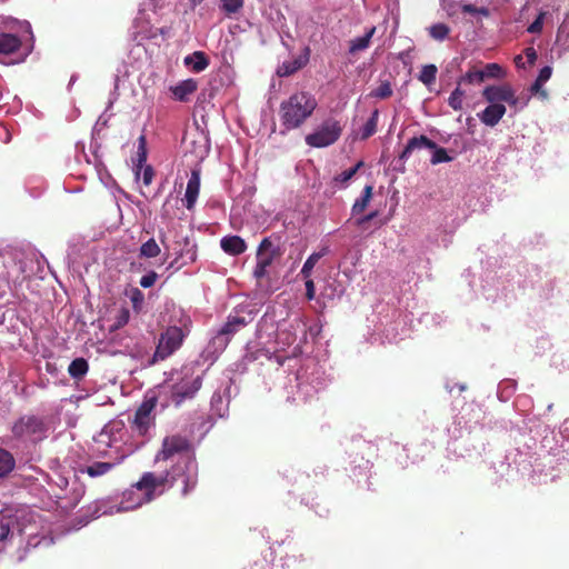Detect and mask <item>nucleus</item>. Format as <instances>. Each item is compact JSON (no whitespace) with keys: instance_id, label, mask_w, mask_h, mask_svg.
I'll list each match as a JSON object with an SVG mask.
<instances>
[{"instance_id":"f257e3e1","label":"nucleus","mask_w":569,"mask_h":569,"mask_svg":"<svg viewBox=\"0 0 569 569\" xmlns=\"http://www.w3.org/2000/svg\"><path fill=\"white\" fill-rule=\"evenodd\" d=\"M178 459V463H182L183 470L181 476V493L188 495L197 483V463L190 451V442L187 438L173 435L168 436L162 441V448L156 456V461H167Z\"/></svg>"},{"instance_id":"f03ea898","label":"nucleus","mask_w":569,"mask_h":569,"mask_svg":"<svg viewBox=\"0 0 569 569\" xmlns=\"http://www.w3.org/2000/svg\"><path fill=\"white\" fill-rule=\"evenodd\" d=\"M127 435L128 431L122 421H110L93 438L94 451L100 456L114 458L118 462H121L139 447L137 443L128 442L126 440Z\"/></svg>"},{"instance_id":"7ed1b4c3","label":"nucleus","mask_w":569,"mask_h":569,"mask_svg":"<svg viewBox=\"0 0 569 569\" xmlns=\"http://www.w3.org/2000/svg\"><path fill=\"white\" fill-rule=\"evenodd\" d=\"M202 386V373L194 365H184L172 370L162 385L163 391L174 406L192 399Z\"/></svg>"},{"instance_id":"20e7f679","label":"nucleus","mask_w":569,"mask_h":569,"mask_svg":"<svg viewBox=\"0 0 569 569\" xmlns=\"http://www.w3.org/2000/svg\"><path fill=\"white\" fill-rule=\"evenodd\" d=\"M3 30L0 32V54L21 52L22 61L31 51L33 39L31 26L28 21H19L13 18H0Z\"/></svg>"},{"instance_id":"39448f33","label":"nucleus","mask_w":569,"mask_h":569,"mask_svg":"<svg viewBox=\"0 0 569 569\" xmlns=\"http://www.w3.org/2000/svg\"><path fill=\"white\" fill-rule=\"evenodd\" d=\"M317 108L316 98L309 92L300 91L291 94L280 104V121L286 130L299 128Z\"/></svg>"},{"instance_id":"423d86ee","label":"nucleus","mask_w":569,"mask_h":569,"mask_svg":"<svg viewBox=\"0 0 569 569\" xmlns=\"http://www.w3.org/2000/svg\"><path fill=\"white\" fill-rule=\"evenodd\" d=\"M174 483L181 485L180 467L174 468L172 475L169 472H144L133 487L141 491L146 498H152L164 495Z\"/></svg>"},{"instance_id":"0eeeda50","label":"nucleus","mask_w":569,"mask_h":569,"mask_svg":"<svg viewBox=\"0 0 569 569\" xmlns=\"http://www.w3.org/2000/svg\"><path fill=\"white\" fill-rule=\"evenodd\" d=\"M282 254L279 239L266 237L261 240L256 252V267L253 277L260 280L269 274V268Z\"/></svg>"},{"instance_id":"6e6552de","label":"nucleus","mask_w":569,"mask_h":569,"mask_svg":"<svg viewBox=\"0 0 569 569\" xmlns=\"http://www.w3.org/2000/svg\"><path fill=\"white\" fill-rule=\"evenodd\" d=\"M14 438L24 442H38L43 440L48 433V427L43 419L36 416L21 417L12 426Z\"/></svg>"},{"instance_id":"1a4fd4ad","label":"nucleus","mask_w":569,"mask_h":569,"mask_svg":"<svg viewBox=\"0 0 569 569\" xmlns=\"http://www.w3.org/2000/svg\"><path fill=\"white\" fill-rule=\"evenodd\" d=\"M342 124L340 121L329 118L326 119L317 129L306 136L305 140L309 147L326 148L333 144L341 136Z\"/></svg>"},{"instance_id":"9d476101","label":"nucleus","mask_w":569,"mask_h":569,"mask_svg":"<svg viewBox=\"0 0 569 569\" xmlns=\"http://www.w3.org/2000/svg\"><path fill=\"white\" fill-rule=\"evenodd\" d=\"M184 337L186 332L183 331L182 328L177 326H171L167 328V330L163 333H161L159 338L157 349L149 365H154L156 362L164 360L169 356H171L176 350H178L181 347Z\"/></svg>"},{"instance_id":"9b49d317","label":"nucleus","mask_w":569,"mask_h":569,"mask_svg":"<svg viewBox=\"0 0 569 569\" xmlns=\"http://www.w3.org/2000/svg\"><path fill=\"white\" fill-rule=\"evenodd\" d=\"M156 398L144 400L137 409L132 422V430L141 437H151L154 429Z\"/></svg>"},{"instance_id":"f8f14e48","label":"nucleus","mask_w":569,"mask_h":569,"mask_svg":"<svg viewBox=\"0 0 569 569\" xmlns=\"http://www.w3.org/2000/svg\"><path fill=\"white\" fill-rule=\"evenodd\" d=\"M306 326L300 319H295L287 327L279 328L276 335V351L291 347L298 338V332H305Z\"/></svg>"},{"instance_id":"ddd939ff","label":"nucleus","mask_w":569,"mask_h":569,"mask_svg":"<svg viewBox=\"0 0 569 569\" xmlns=\"http://www.w3.org/2000/svg\"><path fill=\"white\" fill-rule=\"evenodd\" d=\"M19 536H26L27 545L24 550L28 551L30 549H36L39 547L49 548L53 545V538L48 535H40L39 532L33 531V526H24L18 529Z\"/></svg>"},{"instance_id":"4468645a","label":"nucleus","mask_w":569,"mask_h":569,"mask_svg":"<svg viewBox=\"0 0 569 569\" xmlns=\"http://www.w3.org/2000/svg\"><path fill=\"white\" fill-rule=\"evenodd\" d=\"M197 90L198 81L192 78L181 80L169 87L172 99L180 102L189 101Z\"/></svg>"},{"instance_id":"2eb2a0df","label":"nucleus","mask_w":569,"mask_h":569,"mask_svg":"<svg viewBox=\"0 0 569 569\" xmlns=\"http://www.w3.org/2000/svg\"><path fill=\"white\" fill-rule=\"evenodd\" d=\"M512 87L508 83L488 86L482 91V97L488 103H502L511 98Z\"/></svg>"},{"instance_id":"dca6fc26","label":"nucleus","mask_w":569,"mask_h":569,"mask_svg":"<svg viewBox=\"0 0 569 569\" xmlns=\"http://www.w3.org/2000/svg\"><path fill=\"white\" fill-rule=\"evenodd\" d=\"M506 111L507 109L503 103H489L478 113V118L483 124L495 127L503 118Z\"/></svg>"},{"instance_id":"f3484780","label":"nucleus","mask_w":569,"mask_h":569,"mask_svg":"<svg viewBox=\"0 0 569 569\" xmlns=\"http://www.w3.org/2000/svg\"><path fill=\"white\" fill-rule=\"evenodd\" d=\"M200 191V173L198 170H192L190 178L187 183L186 193H184V206L188 210H191L198 199Z\"/></svg>"},{"instance_id":"a211bd4d","label":"nucleus","mask_w":569,"mask_h":569,"mask_svg":"<svg viewBox=\"0 0 569 569\" xmlns=\"http://www.w3.org/2000/svg\"><path fill=\"white\" fill-rule=\"evenodd\" d=\"M221 249L231 256H239L247 250L246 241L239 236H227L220 240Z\"/></svg>"},{"instance_id":"6ab92c4d","label":"nucleus","mask_w":569,"mask_h":569,"mask_svg":"<svg viewBox=\"0 0 569 569\" xmlns=\"http://www.w3.org/2000/svg\"><path fill=\"white\" fill-rule=\"evenodd\" d=\"M296 379L299 400L307 401L308 399L312 398L313 395L317 393L321 388V383L319 381L316 383H309L302 373H298Z\"/></svg>"},{"instance_id":"aec40b11","label":"nucleus","mask_w":569,"mask_h":569,"mask_svg":"<svg viewBox=\"0 0 569 569\" xmlns=\"http://www.w3.org/2000/svg\"><path fill=\"white\" fill-rule=\"evenodd\" d=\"M184 66L193 72H202L209 66V59L202 51H194L183 58Z\"/></svg>"},{"instance_id":"412c9836","label":"nucleus","mask_w":569,"mask_h":569,"mask_svg":"<svg viewBox=\"0 0 569 569\" xmlns=\"http://www.w3.org/2000/svg\"><path fill=\"white\" fill-rule=\"evenodd\" d=\"M560 7L561 6L558 0H553L549 4H546V9L539 12L536 20L528 27L527 31L529 33H540L543 28V22L551 14V11H559Z\"/></svg>"},{"instance_id":"4be33fe9","label":"nucleus","mask_w":569,"mask_h":569,"mask_svg":"<svg viewBox=\"0 0 569 569\" xmlns=\"http://www.w3.org/2000/svg\"><path fill=\"white\" fill-rule=\"evenodd\" d=\"M436 148V143L426 136L413 137L410 139L400 154V159L407 160L417 149Z\"/></svg>"},{"instance_id":"5701e85b","label":"nucleus","mask_w":569,"mask_h":569,"mask_svg":"<svg viewBox=\"0 0 569 569\" xmlns=\"http://www.w3.org/2000/svg\"><path fill=\"white\" fill-rule=\"evenodd\" d=\"M147 140L146 136L141 134L138 139L137 159L134 162L133 171L137 181H140L141 168L148 166L147 163Z\"/></svg>"},{"instance_id":"b1692460","label":"nucleus","mask_w":569,"mask_h":569,"mask_svg":"<svg viewBox=\"0 0 569 569\" xmlns=\"http://www.w3.org/2000/svg\"><path fill=\"white\" fill-rule=\"evenodd\" d=\"M361 167H363V161H358L353 167L343 170L341 173L337 174L332 180L333 187L339 189L347 188L351 179L355 177V174Z\"/></svg>"},{"instance_id":"393cba45","label":"nucleus","mask_w":569,"mask_h":569,"mask_svg":"<svg viewBox=\"0 0 569 569\" xmlns=\"http://www.w3.org/2000/svg\"><path fill=\"white\" fill-rule=\"evenodd\" d=\"M231 336L232 335L222 327L210 340L208 349L212 352H221L229 343Z\"/></svg>"},{"instance_id":"a878e982","label":"nucleus","mask_w":569,"mask_h":569,"mask_svg":"<svg viewBox=\"0 0 569 569\" xmlns=\"http://www.w3.org/2000/svg\"><path fill=\"white\" fill-rule=\"evenodd\" d=\"M556 44L561 50L569 51V12L567 13L565 20L558 28L556 36Z\"/></svg>"},{"instance_id":"bb28decb","label":"nucleus","mask_w":569,"mask_h":569,"mask_svg":"<svg viewBox=\"0 0 569 569\" xmlns=\"http://www.w3.org/2000/svg\"><path fill=\"white\" fill-rule=\"evenodd\" d=\"M13 525L12 516L8 511H0V542L9 537L13 538L14 532L11 529Z\"/></svg>"},{"instance_id":"cd10ccee","label":"nucleus","mask_w":569,"mask_h":569,"mask_svg":"<svg viewBox=\"0 0 569 569\" xmlns=\"http://www.w3.org/2000/svg\"><path fill=\"white\" fill-rule=\"evenodd\" d=\"M88 369V361L84 358H77L69 365L68 372L73 379L80 380L87 375Z\"/></svg>"},{"instance_id":"c85d7f7f","label":"nucleus","mask_w":569,"mask_h":569,"mask_svg":"<svg viewBox=\"0 0 569 569\" xmlns=\"http://www.w3.org/2000/svg\"><path fill=\"white\" fill-rule=\"evenodd\" d=\"M376 32V28H370L363 36L355 38L350 41L349 52L355 53L357 51L365 50L369 47L370 40Z\"/></svg>"},{"instance_id":"c756f323","label":"nucleus","mask_w":569,"mask_h":569,"mask_svg":"<svg viewBox=\"0 0 569 569\" xmlns=\"http://www.w3.org/2000/svg\"><path fill=\"white\" fill-rule=\"evenodd\" d=\"M14 467L13 456L8 450L0 448V478L8 476Z\"/></svg>"},{"instance_id":"7c9ffc66","label":"nucleus","mask_w":569,"mask_h":569,"mask_svg":"<svg viewBox=\"0 0 569 569\" xmlns=\"http://www.w3.org/2000/svg\"><path fill=\"white\" fill-rule=\"evenodd\" d=\"M372 186H366L361 196L355 201L352 206V213L359 214L365 211L372 197Z\"/></svg>"},{"instance_id":"2f4dec72","label":"nucleus","mask_w":569,"mask_h":569,"mask_svg":"<svg viewBox=\"0 0 569 569\" xmlns=\"http://www.w3.org/2000/svg\"><path fill=\"white\" fill-rule=\"evenodd\" d=\"M160 252L161 248L153 238L149 239L140 247V257L143 258H156Z\"/></svg>"},{"instance_id":"473e14b6","label":"nucleus","mask_w":569,"mask_h":569,"mask_svg":"<svg viewBox=\"0 0 569 569\" xmlns=\"http://www.w3.org/2000/svg\"><path fill=\"white\" fill-rule=\"evenodd\" d=\"M379 111L375 110L360 131L361 139H368L377 131Z\"/></svg>"},{"instance_id":"72a5a7b5","label":"nucleus","mask_w":569,"mask_h":569,"mask_svg":"<svg viewBox=\"0 0 569 569\" xmlns=\"http://www.w3.org/2000/svg\"><path fill=\"white\" fill-rule=\"evenodd\" d=\"M119 462L114 459L113 462H94L87 468V472L91 477H99L111 470L112 467Z\"/></svg>"},{"instance_id":"f704fd0d","label":"nucleus","mask_w":569,"mask_h":569,"mask_svg":"<svg viewBox=\"0 0 569 569\" xmlns=\"http://www.w3.org/2000/svg\"><path fill=\"white\" fill-rule=\"evenodd\" d=\"M481 71L485 79H502L506 76L505 70L498 63H487Z\"/></svg>"},{"instance_id":"c9c22d12","label":"nucleus","mask_w":569,"mask_h":569,"mask_svg":"<svg viewBox=\"0 0 569 569\" xmlns=\"http://www.w3.org/2000/svg\"><path fill=\"white\" fill-rule=\"evenodd\" d=\"M323 256L325 250L321 252H313L312 254H310L302 266L301 274L308 279L311 276L312 269Z\"/></svg>"},{"instance_id":"e433bc0d","label":"nucleus","mask_w":569,"mask_h":569,"mask_svg":"<svg viewBox=\"0 0 569 569\" xmlns=\"http://www.w3.org/2000/svg\"><path fill=\"white\" fill-rule=\"evenodd\" d=\"M303 66L302 60H293L289 62H283L281 66L277 69V74L279 77H287L299 70Z\"/></svg>"},{"instance_id":"4c0bfd02","label":"nucleus","mask_w":569,"mask_h":569,"mask_svg":"<svg viewBox=\"0 0 569 569\" xmlns=\"http://www.w3.org/2000/svg\"><path fill=\"white\" fill-rule=\"evenodd\" d=\"M437 71L438 69L435 64H427L421 69L419 80L429 86L436 81Z\"/></svg>"},{"instance_id":"58836bf2","label":"nucleus","mask_w":569,"mask_h":569,"mask_svg":"<svg viewBox=\"0 0 569 569\" xmlns=\"http://www.w3.org/2000/svg\"><path fill=\"white\" fill-rule=\"evenodd\" d=\"M137 28H139V32L144 36L149 34V24L151 23V18L147 13V9H143L139 12L138 17L134 20Z\"/></svg>"},{"instance_id":"ea45409f","label":"nucleus","mask_w":569,"mask_h":569,"mask_svg":"<svg viewBox=\"0 0 569 569\" xmlns=\"http://www.w3.org/2000/svg\"><path fill=\"white\" fill-rule=\"evenodd\" d=\"M465 91H462L459 87H457L448 99V104L456 111L462 109Z\"/></svg>"},{"instance_id":"a19ab883","label":"nucleus","mask_w":569,"mask_h":569,"mask_svg":"<svg viewBox=\"0 0 569 569\" xmlns=\"http://www.w3.org/2000/svg\"><path fill=\"white\" fill-rule=\"evenodd\" d=\"M128 297L132 303V308L136 311H139L142 309L143 303H144V295L141 292L140 289H138V288L130 289L128 292Z\"/></svg>"},{"instance_id":"79ce46f5","label":"nucleus","mask_w":569,"mask_h":569,"mask_svg":"<svg viewBox=\"0 0 569 569\" xmlns=\"http://www.w3.org/2000/svg\"><path fill=\"white\" fill-rule=\"evenodd\" d=\"M247 320L243 317L231 316L228 318L227 323H224L226 330H228L231 335L238 331L240 328L247 325Z\"/></svg>"},{"instance_id":"37998d69","label":"nucleus","mask_w":569,"mask_h":569,"mask_svg":"<svg viewBox=\"0 0 569 569\" xmlns=\"http://www.w3.org/2000/svg\"><path fill=\"white\" fill-rule=\"evenodd\" d=\"M243 7V0H221V10L227 14L238 12Z\"/></svg>"},{"instance_id":"c03bdc74","label":"nucleus","mask_w":569,"mask_h":569,"mask_svg":"<svg viewBox=\"0 0 569 569\" xmlns=\"http://www.w3.org/2000/svg\"><path fill=\"white\" fill-rule=\"evenodd\" d=\"M429 33L433 39L441 41L448 36L449 28L445 23H437L429 28Z\"/></svg>"},{"instance_id":"a18cd8bd","label":"nucleus","mask_w":569,"mask_h":569,"mask_svg":"<svg viewBox=\"0 0 569 569\" xmlns=\"http://www.w3.org/2000/svg\"><path fill=\"white\" fill-rule=\"evenodd\" d=\"M392 94V88L389 81L381 82L380 86L375 89L370 96L378 99H387Z\"/></svg>"},{"instance_id":"49530a36","label":"nucleus","mask_w":569,"mask_h":569,"mask_svg":"<svg viewBox=\"0 0 569 569\" xmlns=\"http://www.w3.org/2000/svg\"><path fill=\"white\" fill-rule=\"evenodd\" d=\"M529 102V97H518L516 96L515 90H511V98L507 100L510 107L515 108V111L522 110Z\"/></svg>"},{"instance_id":"de8ad7c7","label":"nucleus","mask_w":569,"mask_h":569,"mask_svg":"<svg viewBox=\"0 0 569 569\" xmlns=\"http://www.w3.org/2000/svg\"><path fill=\"white\" fill-rule=\"evenodd\" d=\"M433 150V154L431 157V163L438 164L441 162H449L452 160L450 156H448L447 150L443 148H439L436 146V148H431Z\"/></svg>"},{"instance_id":"09e8293b","label":"nucleus","mask_w":569,"mask_h":569,"mask_svg":"<svg viewBox=\"0 0 569 569\" xmlns=\"http://www.w3.org/2000/svg\"><path fill=\"white\" fill-rule=\"evenodd\" d=\"M485 77L481 70H469L460 80L469 83H481L485 81Z\"/></svg>"},{"instance_id":"8fccbe9b","label":"nucleus","mask_w":569,"mask_h":569,"mask_svg":"<svg viewBox=\"0 0 569 569\" xmlns=\"http://www.w3.org/2000/svg\"><path fill=\"white\" fill-rule=\"evenodd\" d=\"M171 0H146L144 6L152 10L154 13L169 6Z\"/></svg>"},{"instance_id":"3c124183","label":"nucleus","mask_w":569,"mask_h":569,"mask_svg":"<svg viewBox=\"0 0 569 569\" xmlns=\"http://www.w3.org/2000/svg\"><path fill=\"white\" fill-rule=\"evenodd\" d=\"M153 176L154 173L151 166L148 164L141 168L140 180H142L144 186L148 187L151 184Z\"/></svg>"},{"instance_id":"603ef678","label":"nucleus","mask_w":569,"mask_h":569,"mask_svg":"<svg viewBox=\"0 0 569 569\" xmlns=\"http://www.w3.org/2000/svg\"><path fill=\"white\" fill-rule=\"evenodd\" d=\"M158 279V274L154 271H150L147 274L142 276L140 279V286L142 288L152 287Z\"/></svg>"},{"instance_id":"864d4df0","label":"nucleus","mask_w":569,"mask_h":569,"mask_svg":"<svg viewBox=\"0 0 569 569\" xmlns=\"http://www.w3.org/2000/svg\"><path fill=\"white\" fill-rule=\"evenodd\" d=\"M551 73H552L551 67H548V66L543 67L540 70V72L536 79L538 81V84H545L550 79Z\"/></svg>"},{"instance_id":"5fc2aeb1","label":"nucleus","mask_w":569,"mask_h":569,"mask_svg":"<svg viewBox=\"0 0 569 569\" xmlns=\"http://www.w3.org/2000/svg\"><path fill=\"white\" fill-rule=\"evenodd\" d=\"M316 290H315V283L311 279H308L306 281V296L308 300H312L315 298Z\"/></svg>"},{"instance_id":"6e6d98bb","label":"nucleus","mask_w":569,"mask_h":569,"mask_svg":"<svg viewBox=\"0 0 569 569\" xmlns=\"http://www.w3.org/2000/svg\"><path fill=\"white\" fill-rule=\"evenodd\" d=\"M525 54L527 58L528 63L531 66L537 60V52L532 47H529L525 50Z\"/></svg>"},{"instance_id":"4d7b16f0","label":"nucleus","mask_w":569,"mask_h":569,"mask_svg":"<svg viewBox=\"0 0 569 569\" xmlns=\"http://www.w3.org/2000/svg\"><path fill=\"white\" fill-rule=\"evenodd\" d=\"M463 11L468 12V13H481L483 16L488 14L487 9H477L476 7H473L471 4L463 6Z\"/></svg>"},{"instance_id":"13d9d810","label":"nucleus","mask_w":569,"mask_h":569,"mask_svg":"<svg viewBox=\"0 0 569 569\" xmlns=\"http://www.w3.org/2000/svg\"><path fill=\"white\" fill-rule=\"evenodd\" d=\"M543 84H538V81L536 80L535 83L531 86L530 90L533 93H540L542 98H547L546 90H542Z\"/></svg>"},{"instance_id":"bf43d9fd","label":"nucleus","mask_w":569,"mask_h":569,"mask_svg":"<svg viewBox=\"0 0 569 569\" xmlns=\"http://www.w3.org/2000/svg\"><path fill=\"white\" fill-rule=\"evenodd\" d=\"M515 63H516V66L518 68H525L526 67V63L523 61V57L520 56V54L515 58Z\"/></svg>"},{"instance_id":"052dcab7","label":"nucleus","mask_w":569,"mask_h":569,"mask_svg":"<svg viewBox=\"0 0 569 569\" xmlns=\"http://www.w3.org/2000/svg\"><path fill=\"white\" fill-rule=\"evenodd\" d=\"M375 217H376V212H372V213H370V214H368V216H366V217H363V218L359 219V220L357 221V223H358V224H362V223H365V222H367V221H370V220H371V219H373Z\"/></svg>"},{"instance_id":"680f3d73","label":"nucleus","mask_w":569,"mask_h":569,"mask_svg":"<svg viewBox=\"0 0 569 569\" xmlns=\"http://www.w3.org/2000/svg\"><path fill=\"white\" fill-rule=\"evenodd\" d=\"M0 129H2V130L6 132V140H4V142H9V141H10V139H11V136H10V133L8 132L7 128H6V127H3V126H0Z\"/></svg>"},{"instance_id":"e2e57ef3","label":"nucleus","mask_w":569,"mask_h":569,"mask_svg":"<svg viewBox=\"0 0 569 569\" xmlns=\"http://www.w3.org/2000/svg\"><path fill=\"white\" fill-rule=\"evenodd\" d=\"M168 203H169V198L166 200V202L163 203V207H162L163 216H168L169 214L168 209H167Z\"/></svg>"},{"instance_id":"0e129e2a","label":"nucleus","mask_w":569,"mask_h":569,"mask_svg":"<svg viewBox=\"0 0 569 569\" xmlns=\"http://www.w3.org/2000/svg\"><path fill=\"white\" fill-rule=\"evenodd\" d=\"M298 350H299V346H296V347L293 348V351H292V353H291V355H292V356H296Z\"/></svg>"},{"instance_id":"69168bd1","label":"nucleus","mask_w":569,"mask_h":569,"mask_svg":"<svg viewBox=\"0 0 569 569\" xmlns=\"http://www.w3.org/2000/svg\"><path fill=\"white\" fill-rule=\"evenodd\" d=\"M563 426H565V428H566V429H569V419H567V420L565 421Z\"/></svg>"},{"instance_id":"338daca9","label":"nucleus","mask_w":569,"mask_h":569,"mask_svg":"<svg viewBox=\"0 0 569 569\" xmlns=\"http://www.w3.org/2000/svg\"><path fill=\"white\" fill-rule=\"evenodd\" d=\"M127 509H128V508L119 507V508L117 509V511H122V510H127Z\"/></svg>"},{"instance_id":"774afa93","label":"nucleus","mask_w":569,"mask_h":569,"mask_svg":"<svg viewBox=\"0 0 569 569\" xmlns=\"http://www.w3.org/2000/svg\"><path fill=\"white\" fill-rule=\"evenodd\" d=\"M140 506H141V503L139 502V503H136L133 507L137 508V507H140Z\"/></svg>"}]
</instances>
